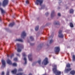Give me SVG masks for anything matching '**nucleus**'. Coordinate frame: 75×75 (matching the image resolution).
<instances>
[{
	"label": "nucleus",
	"mask_w": 75,
	"mask_h": 75,
	"mask_svg": "<svg viewBox=\"0 0 75 75\" xmlns=\"http://www.w3.org/2000/svg\"><path fill=\"white\" fill-rule=\"evenodd\" d=\"M43 63H44V65H47L49 63L48 58H45V59L44 60L43 62H42V64H43Z\"/></svg>",
	"instance_id": "20e7f679"
},
{
	"label": "nucleus",
	"mask_w": 75,
	"mask_h": 75,
	"mask_svg": "<svg viewBox=\"0 0 75 75\" xmlns=\"http://www.w3.org/2000/svg\"><path fill=\"white\" fill-rule=\"evenodd\" d=\"M23 56V57H26V55H25V53L23 52L22 53Z\"/></svg>",
	"instance_id": "c85d7f7f"
},
{
	"label": "nucleus",
	"mask_w": 75,
	"mask_h": 75,
	"mask_svg": "<svg viewBox=\"0 0 75 75\" xmlns=\"http://www.w3.org/2000/svg\"><path fill=\"white\" fill-rule=\"evenodd\" d=\"M7 57H10V55H9L8 54H7Z\"/></svg>",
	"instance_id": "79ce46f5"
},
{
	"label": "nucleus",
	"mask_w": 75,
	"mask_h": 75,
	"mask_svg": "<svg viewBox=\"0 0 75 75\" xmlns=\"http://www.w3.org/2000/svg\"><path fill=\"white\" fill-rule=\"evenodd\" d=\"M13 57H14V54H12L10 56V58H11H11H13Z\"/></svg>",
	"instance_id": "7c9ffc66"
},
{
	"label": "nucleus",
	"mask_w": 75,
	"mask_h": 75,
	"mask_svg": "<svg viewBox=\"0 0 75 75\" xmlns=\"http://www.w3.org/2000/svg\"><path fill=\"white\" fill-rule=\"evenodd\" d=\"M53 41H54V40H52V39H51V40H50V42L49 43L50 44H51V43L53 42Z\"/></svg>",
	"instance_id": "a878e982"
},
{
	"label": "nucleus",
	"mask_w": 75,
	"mask_h": 75,
	"mask_svg": "<svg viewBox=\"0 0 75 75\" xmlns=\"http://www.w3.org/2000/svg\"><path fill=\"white\" fill-rule=\"evenodd\" d=\"M16 46H17V45L15 46V50H17V48H16Z\"/></svg>",
	"instance_id": "37998d69"
},
{
	"label": "nucleus",
	"mask_w": 75,
	"mask_h": 75,
	"mask_svg": "<svg viewBox=\"0 0 75 75\" xmlns=\"http://www.w3.org/2000/svg\"><path fill=\"white\" fill-rule=\"evenodd\" d=\"M45 15L46 16H48L49 15V13L47 12L45 14Z\"/></svg>",
	"instance_id": "c9c22d12"
},
{
	"label": "nucleus",
	"mask_w": 75,
	"mask_h": 75,
	"mask_svg": "<svg viewBox=\"0 0 75 75\" xmlns=\"http://www.w3.org/2000/svg\"><path fill=\"white\" fill-rule=\"evenodd\" d=\"M66 9H68V7H67L66 8Z\"/></svg>",
	"instance_id": "de8ad7c7"
},
{
	"label": "nucleus",
	"mask_w": 75,
	"mask_h": 75,
	"mask_svg": "<svg viewBox=\"0 0 75 75\" xmlns=\"http://www.w3.org/2000/svg\"><path fill=\"white\" fill-rule=\"evenodd\" d=\"M29 75H32V74L31 73H30Z\"/></svg>",
	"instance_id": "49530a36"
},
{
	"label": "nucleus",
	"mask_w": 75,
	"mask_h": 75,
	"mask_svg": "<svg viewBox=\"0 0 75 75\" xmlns=\"http://www.w3.org/2000/svg\"><path fill=\"white\" fill-rule=\"evenodd\" d=\"M18 71H23V69L21 68H19L18 70Z\"/></svg>",
	"instance_id": "2f4dec72"
},
{
	"label": "nucleus",
	"mask_w": 75,
	"mask_h": 75,
	"mask_svg": "<svg viewBox=\"0 0 75 75\" xmlns=\"http://www.w3.org/2000/svg\"><path fill=\"white\" fill-rule=\"evenodd\" d=\"M26 36V33H25V31H23L22 32L21 35V37L22 38H24V37Z\"/></svg>",
	"instance_id": "0eeeda50"
},
{
	"label": "nucleus",
	"mask_w": 75,
	"mask_h": 75,
	"mask_svg": "<svg viewBox=\"0 0 75 75\" xmlns=\"http://www.w3.org/2000/svg\"><path fill=\"white\" fill-rule=\"evenodd\" d=\"M11 72L13 74H16V73L17 72V69H15L11 71Z\"/></svg>",
	"instance_id": "ddd939ff"
},
{
	"label": "nucleus",
	"mask_w": 75,
	"mask_h": 75,
	"mask_svg": "<svg viewBox=\"0 0 75 75\" xmlns=\"http://www.w3.org/2000/svg\"><path fill=\"white\" fill-rule=\"evenodd\" d=\"M54 68L53 69V71L56 75H60L61 74V72L57 70V66L55 64L53 65Z\"/></svg>",
	"instance_id": "f257e3e1"
},
{
	"label": "nucleus",
	"mask_w": 75,
	"mask_h": 75,
	"mask_svg": "<svg viewBox=\"0 0 75 75\" xmlns=\"http://www.w3.org/2000/svg\"><path fill=\"white\" fill-rule=\"evenodd\" d=\"M1 11L2 14H5V13H6V12L3 10H1Z\"/></svg>",
	"instance_id": "aec40b11"
},
{
	"label": "nucleus",
	"mask_w": 75,
	"mask_h": 75,
	"mask_svg": "<svg viewBox=\"0 0 75 75\" xmlns=\"http://www.w3.org/2000/svg\"><path fill=\"white\" fill-rule=\"evenodd\" d=\"M54 24L55 25H59V22H54Z\"/></svg>",
	"instance_id": "c756f323"
},
{
	"label": "nucleus",
	"mask_w": 75,
	"mask_h": 75,
	"mask_svg": "<svg viewBox=\"0 0 75 75\" xmlns=\"http://www.w3.org/2000/svg\"><path fill=\"white\" fill-rule=\"evenodd\" d=\"M70 25L71 27H74V25H73V23H70Z\"/></svg>",
	"instance_id": "4be33fe9"
},
{
	"label": "nucleus",
	"mask_w": 75,
	"mask_h": 75,
	"mask_svg": "<svg viewBox=\"0 0 75 75\" xmlns=\"http://www.w3.org/2000/svg\"><path fill=\"white\" fill-rule=\"evenodd\" d=\"M15 24L14 23H10L9 25V27H13V25H14Z\"/></svg>",
	"instance_id": "f3484780"
},
{
	"label": "nucleus",
	"mask_w": 75,
	"mask_h": 75,
	"mask_svg": "<svg viewBox=\"0 0 75 75\" xmlns=\"http://www.w3.org/2000/svg\"><path fill=\"white\" fill-rule=\"evenodd\" d=\"M8 0H4L2 4L3 7H6L8 4Z\"/></svg>",
	"instance_id": "39448f33"
},
{
	"label": "nucleus",
	"mask_w": 75,
	"mask_h": 75,
	"mask_svg": "<svg viewBox=\"0 0 75 75\" xmlns=\"http://www.w3.org/2000/svg\"><path fill=\"white\" fill-rule=\"evenodd\" d=\"M13 60L15 61H17V58H14L13 59Z\"/></svg>",
	"instance_id": "473e14b6"
},
{
	"label": "nucleus",
	"mask_w": 75,
	"mask_h": 75,
	"mask_svg": "<svg viewBox=\"0 0 75 75\" xmlns=\"http://www.w3.org/2000/svg\"><path fill=\"white\" fill-rule=\"evenodd\" d=\"M62 30H60L59 32V38H64V35L62 34H61L62 33Z\"/></svg>",
	"instance_id": "423d86ee"
},
{
	"label": "nucleus",
	"mask_w": 75,
	"mask_h": 75,
	"mask_svg": "<svg viewBox=\"0 0 75 75\" xmlns=\"http://www.w3.org/2000/svg\"><path fill=\"white\" fill-rule=\"evenodd\" d=\"M58 16L60 17L61 16V14H60V13H58Z\"/></svg>",
	"instance_id": "58836bf2"
},
{
	"label": "nucleus",
	"mask_w": 75,
	"mask_h": 75,
	"mask_svg": "<svg viewBox=\"0 0 75 75\" xmlns=\"http://www.w3.org/2000/svg\"><path fill=\"white\" fill-rule=\"evenodd\" d=\"M54 51L56 52V54H58L60 51V48L59 47H56L54 48Z\"/></svg>",
	"instance_id": "7ed1b4c3"
},
{
	"label": "nucleus",
	"mask_w": 75,
	"mask_h": 75,
	"mask_svg": "<svg viewBox=\"0 0 75 75\" xmlns=\"http://www.w3.org/2000/svg\"><path fill=\"white\" fill-rule=\"evenodd\" d=\"M66 67H67V68H70V67H71V64L69 63H68L67 64Z\"/></svg>",
	"instance_id": "a211bd4d"
},
{
	"label": "nucleus",
	"mask_w": 75,
	"mask_h": 75,
	"mask_svg": "<svg viewBox=\"0 0 75 75\" xmlns=\"http://www.w3.org/2000/svg\"><path fill=\"white\" fill-rule=\"evenodd\" d=\"M38 64H40H40H41V60H39L38 61Z\"/></svg>",
	"instance_id": "f704fd0d"
},
{
	"label": "nucleus",
	"mask_w": 75,
	"mask_h": 75,
	"mask_svg": "<svg viewBox=\"0 0 75 75\" xmlns=\"http://www.w3.org/2000/svg\"><path fill=\"white\" fill-rule=\"evenodd\" d=\"M6 75H9V71H8L6 73Z\"/></svg>",
	"instance_id": "e433bc0d"
},
{
	"label": "nucleus",
	"mask_w": 75,
	"mask_h": 75,
	"mask_svg": "<svg viewBox=\"0 0 75 75\" xmlns=\"http://www.w3.org/2000/svg\"><path fill=\"white\" fill-rule=\"evenodd\" d=\"M70 74L71 75H74L75 74V71L74 70H72L70 72Z\"/></svg>",
	"instance_id": "2eb2a0df"
},
{
	"label": "nucleus",
	"mask_w": 75,
	"mask_h": 75,
	"mask_svg": "<svg viewBox=\"0 0 75 75\" xmlns=\"http://www.w3.org/2000/svg\"><path fill=\"white\" fill-rule=\"evenodd\" d=\"M4 75V71H2L1 74V75Z\"/></svg>",
	"instance_id": "4c0bfd02"
},
{
	"label": "nucleus",
	"mask_w": 75,
	"mask_h": 75,
	"mask_svg": "<svg viewBox=\"0 0 75 75\" xmlns=\"http://www.w3.org/2000/svg\"><path fill=\"white\" fill-rule=\"evenodd\" d=\"M41 9H42V8H41Z\"/></svg>",
	"instance_id": "09e8293b"
},
{
	"label": "nucleus",
	"mask_w": 75,
	"mask_h": 75,
	"mask_svg": "<svg viewBox=\"0 0 75 75\" xmlns=\"http://www.w3.org/2000/svg\"><path fill=\"white\" fill-rule=\"evenodd\" d=\"M39 28V26H38L35 28V30L36 31H38V29Z\"/></svg>",
	"instance_id": "6ab92c4d"
},
{
	"label": "nucleus",
	"mask_w": 75,
	"mask_h": 75,
	"mask_svg": "<svg viewBox=\"0 0 75 75\" xmlns=\"http://www.w3.org/2000/svg\"><path fill=\"white\" fill-rule=\"evenodd\" d=\"M71 71V68H68L65 70V72H66V73H68V72H69V71Z\"/></svg>",
	"instance_id": "9b49d317"
},
{
	"label": "nucleus",
	"mask_w": 75,
	"mask_h": 75,
	"mask_svg": "<svg viewBox=\"0 0 75 75\" xmlns=\"http://www.w3.org/2000/svg\"><path fill=\"white\" fill-rule=\"evenodd\" d=\"M43 3V0H36V2H35V3L36 5L39 4L40 6H42Z\"/></svg>",
	"instance_id": "f03ea898"
},
{
	"label": "nucleus",
	"mask_w": 75,
	"mask_h": 75,
	"mask_svg": "<svg viewBox=\"0 0 75 75\" xmlns=\"http://www.w3.org/2000/svg\"><path fill=\"white\" fill-rule=\"evenodd\" d=\"M17 46L18 48L17 51L18 52H21V50L20 49V45L19 44H17Z\"/></svg>",
	"instance_id": "1a4fd4ad"
},
{
	"label": "nucleus",
	"mask_w": 75,
	"mask_h": 75,
	"mask_svg": "<svg viewBox=\"0 0 75 75\" xmlns=\"http://www.w3.org/2000/svg\"><path fill=\"white\" fill-rule=\"evenodd\" d=\"M55 16V12L54 11H53L52 12L51 14V18H52Z\"/></svg>",
	"instance_id": "4468645a"
},
{
	"label": "nucleus",
	"mask_w": 75,
	"mask_h": 75,
	"mask_svg": "<svg viewBox=\"0 0 75 75\" xmlns=\"http://www.w3.org/2000/svg\"><path fill=\"white\" fill-rule=\"evenodd\" d=\"M30 45H31V44H30Z\"/></svg>",
	"instance_id": "8fccbe9b"
},
{
	"label": "nucleus",
	"mask_w": 75,
	"mask_h": 75,
	"mask_svg": "<svg viewBox=\"0 0 75 75\" xmlns=\"http://www.w3.org/2000/svg\"><path fill=\"white\" fill-rule=\"evenodd\" d=\"M75 60V55H73V61H74Z\"/></svg>",
	"instance_id": "5701e85b"
},
{
	"label": "nucleus",
	"mask_w": 75,
	"mask_h": 75,
	"mask_svg": "<svg viewBox=\"0 0 75 75\" xmlns=\"http://www.w3.org/2000/svg\"><path fill=\"white\" fill-rule=\"evenodd\" d=\"M28 58L29 61H32L33 59H32V55L29 54L28 55Z\"/></svg>",
	"instance_id": "f8f14e48"
},
{
	"label": "nucleus",
	"mask_w": 75,
	"mask_h": 75,
	"mask_svg": "<svg viewBox=\"0 0 75 75\" xmlns=\"http://www.w3.org/2000/svg\"><path fill=\"white\" fill-rule=\"evenodd\" d=\"M26 4H29V1L28 0H27L26 1Z\"/></svg>",
	"instance_id": "bb28decb"
},
{
	"label": "nucleus",
	"mask_w": 75,
	"mask_h": 75,
	"mask_svg": "<svg viewBox=\"0 0 75 75\" xmlns=\"http://www.w3.org/2000/svg\"><path fill=\"white\" fill-rule=\"evenodd\" d=\"M1 2H0V6H1Z\"/></svg>",
	"instance_id": "c03bdc74"
},
{
	"label": "nucleus",
	"mask_w": 75,
	"mask_h": 75,
	"mask_svg": "<svg viewBox=\"0 0 75 75\" xmlns=\"http://www.w3.org/2000/svg\"><path fill=\"white\" fill-rule=\"evenodd\" d=\"M23 59L25 61V64H27V59L25 57Z\"/></svg>",
	"instance_id": "412c9836"
},
{
	"label": "nucleus",
	"mask_w": 75,
	"mask_h": 75,
	"mask_svg": "<svg viewBox=\"0 0 75 75\" xmlns=\"http://www.w3.org/2000/svg\"><path fill=\"white\" fill-rule=\"evenodd\" d=\"M61 8L60 7H58V9H60V8Z\"/></svg>",
	"instance_id": "a18cd8bd"
},
{
	"label": "nucleus",
	"mask_w": 75,
	"mask_h": 75,
	"mask_svg": "<svg viewBox=\"0 0 75 75\" xmlns=\"http://www.w3.org/2000/svg\"><path fill=\"white\" fill-rule=\"evenodd\" d=\"M0 10H3V9L1 7H0Z\"/></svg>",
	"instance_id": "a19ab883"
},
{
	"label": "nucleus",
	"mask_w": 75,
	"mask_h": 75,
	"mask_svg": "<svg viewBox=\"0 0 75 75\" xmlns=\"http://www.w3.org/2000/svg\"><path fill=\"white\" fill-rule=\"evenodd\" d=\"M16 55L17 56H19V57H20V54H17Z\"/></svg>",
	"instance_id": "ea45409f"
},
{
	"label": "nucleus",
	"mask_w": 75,
	"mask_h": 75,
	"mask_svg": "<svg viewBox=\"0 0 75 75\" xmlns=\"http://www.w3.org/2000/svg\"><path fill=\"white\" fill-rule=\"evenodd\" d=\"M2 63V67H5L6 66V63H5V60L4 59H2L1 60Z\"/></svg>",
	"instance_id": "6e6552de"
},
{
	"label": "nucleus",
	"mask_w": 75,
	"mask_h": 75,
	"mask_svg": "<svg viewBox=\"0 0 75 75\" xmlns=\"http://www.w3.org/2000/svg\"><path fill=\"white\" fill-rule=\"evenodd\" d=\"M16 41H19L20 42H23V40L21 39H17L16 40Z\"/></svg>",
	"instance_id": "dca6fc26"
},
{
	"label": "nucleus",
	"mask_w": 75,
	"mask_h": 75,
	"mask_svg": "<svg viewBox=\"0 0 75 75\" xmlns=\"http://www.w3.org/2000/svg\"><path fill=\"white\" fill-rule=\"evenodd\" d=\"M70 13H74V10H71L70 11Z\"/></svg>",
	"instance_id": "cd10ccee"
},
{
	"label": "nucleus",
	"mask_w": 75,
	"mask_h": 75,
	"mask_svg": "<svg viewBox=\"0 0 75 75\" xmlns=\"http://www.w3.org/2000/svg\"><path fill=\"white\" fill-rule=\"evenodd\" d=\"M23 73H18L16 75H23Z\"/></svg>",
	"instance_id": "72a5a7b5"
},
{
	"label": "nucleus",
	"mask_w": 75,
	"mask_h": 75,
	"mask_svg": "<svg viewBox=\"0 0 75 75\" xmlns=\"http://www.w3.org/2000/svg\"><path fill=\"white\" fill-rule=\"evenodd\" d=\"M12 65L13 66H14V67H17V64L16 63H13Z\"/></svg>",
	"instance_id": "393cba45"
},
{
	"label": "nucleus",
	"mask_w": 75,
	"mask_h": 75,
	"mask_svg": "<svg viewBox=\"0 0 75 75\" xmlns=\"http://www.w3.org/2000/svg\"><path fill=\"white\" fill-rule=\"evenodd\" d=\"M30 38L31 39V41H33L34 40V38H33V36H30Z\"/></svg>",
	"instance_id": "b1692460"
},
{
	"label": "nucleus",
	"mask_w": 75,
	"mask_h": 75,
	"mask_svg": "<svg viewBox=\"0 0 75 75\" xmlns=\"http://www.w3.org/2000/svg\"><path fill=\"white\" fill-rule=\"evenodd\" d=\"M6 62L7 64H8L9 65L12 64V62H11V61L9 59H8L6 61Z\"/></svg>",
	"instance_id": "9d476101"
}]
</instances>
